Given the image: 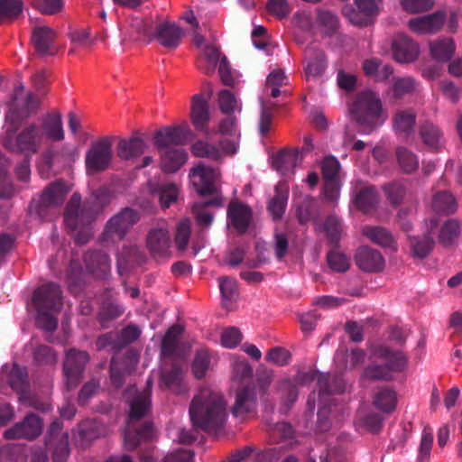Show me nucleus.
I'll list each match as a JSON object with an SVG mask.
<instances>
[{
    "instance_id": "12",
    "label": "nucleus",
    "mask_w": 462,
    "mask_h": 462,
    "mask_svg": "<svg viewBox=\"0 0 462 462\" xmlns=\"http://www.w3.org/2000/svg\"><path fill=\"white\" fill-rule=\"evenodd\" d=\"M89 360L86 351L71 348L66 353L63 364L65 385L69 391L76 388L81 381L85 366Z\"/></svg>"
},
{
    "instance_id": "47",
    "label": "nucleus",
    "mask_w": 462,
    "mask_h": 462,
    "mask_svg": "<svg viewBox=\"0 0 462 462\" xmlns=\"http://www.w3.org/2000/svg\"><path fill=\"white\" fill-rule=\"evenodd\" d=\"M9 384L21 395L25 393L28 388L26 369L14 364L10 371Z\"/></svg>"
},
{
    "instance_id": "1",
    "label": "nucleus",
    "mask_w": 462,
    "mask_h": 462,
    "mask_svg": "<svg viewBox=\"0 0 462 462\" xmlns=\"http://www.w3.org/2000/svg\"><path fill=\"white\" fill-rule=\"evenodd\" d=\"M193 426L204 431H215L226 420V402L223 396L210 388H201L189 406Z\"/></svg>"
},
{
    "instance_id": "33",
    "label": "nucleus",
    "mask_w": 462,
    "mask_h": 462,
    "mask_svg": "<svg viewBox=\"0 0 462 462\" xmlns=\"http://www.w3.org/2000/svg\"><path fill=\"white\" fill-rule=\"evenodd\" d=\"M191 120L199 130H205L209 122V112L207 100L199 94L192 97Z\"/></svg>"
},
{
    "instance_id": "6",
    "label": "nucleus",
    "mask_w": 462,
    "mask_h": 462,
    "mask_svg": "<svg viewBox=\"0 0 462 462\" xmlns=\"http://www.w3.org/2000/svg\"><path fill=\"white\" fill-rule=\"evenodd\" d=\"M96 215L93 202L90 200L81 202L80 195L74 193L67 205L64 221L69 228L76 230L88 227L95 220ZM90 236L91 234L87 228L84 232L79 233L75 240L78 244L82 245L88 241Z\"/></svg>"
},
{
    "instance_id": "23",
    "label": "nucleus",
    "mask_w": 462,
    "mask_h": 462,
    "mask_svg": "<svg viewBox=\"0 0 462 462\" xmlns=\"http://www.w3.org/2000/svg\"><path fill=\"white\" fill-rule=\"evenodd\" d=\"M417 114L413 108L398 109L393 118V130L397 135L410 137L415 131Z\"/></svg>"
},
{
    "instance_id": "51",
    "label": "nucleus",
    "mask_w": 462,
    "mask_h": 462,
    "mask_svg": "<svg viewBox=\"0 0 462 462\" xmlns=\"http://www.w3.org/2000/svg\"><path fill=\"white\" fill-rule=\"evenodd\" d=\"M181 332L182 328L178 325L169 328L162 342V351L164 355L170 356L174 353Z\"/></svg>"
},
{
    "instance_id": "50",
    "label": "nucleus",
    "mask_w": 462,
    "mask_h": 462,
    "mask_svg": "<svg viewBox=\"0 0 462 462\" xmlns=\"http://www.w3.org/2000/svg\"><path fill=\"white\" fill-rule=\"evenodd\" d=\"M409 336V329L400 327L398 325H391L387 328L383 334V338L385 342H393L397 346L396 348L402 349Z\"/></svg>"
},
{
    "instance_id": "53",
    "label": "nucleus",
    "mask_w": 462,
    "mask_h": 462,
    "mask_svg": "<svg viewBox=\"0 0 462 462\" xmlns=\"http://www.w3.org/2000/svg\"><path fill=\"white\" fill-rule=\"evenodd\" d=\"M53 448V459L56 462H63L69 455V434L63 433L60 439H55L51 444H46Z\"/></svg>"
},
{
    "instance_id": "39",
    "label": "nucleus",
    "mask_w": 462,
    "mask_h": 462,
    "mask_svg": "<svg viewBox=\"0 0 462 462\" xmlns=\"http://www.w3.org/2000/svg\"><path fill=\"white\" fill-rule=\"evenodd\" d=\"M395 155L401 170L406 174H411L419 169V158L410 149L399 146L395 150Z\"/></svg>"
},
{
    "instance_id": "62",
    "label": "nucleus",
    "mask_w": 462,
    "mask_h": 462,
    "mask_svg": "<svg viewBox=\"0 0 462 462\" xmlns=\"http://www.w3.org/2000/svg\"><path fill=\"white\" fill-rule=\"evenodd\" d=\"M342 225L340 220L335 216L328 217L324 223V231L332 244H337L342 234Z\"/></svg>"
},
{
    "instance_id": "35",
    "label": "nucleus",
    "mask_w": 462,
    "mask_h": 462,
    "mask_svg": "<svg viewBox=\"0 0 462 462\" xmlns=\"http://www.w3.org/2000/svg\"><path fill=\"white\" fill-rule=\"evenodd\" d=\"M68 189L63 181H56L51 183L44 189L41 196V204L44 207H51L60 205Z\"/></svg>"
},
{
    "instance_id": "43",
    "label": "nucleus",
    "mask_w": 462,
    "mask_h": 462,
    "mask_svg": "<svg viewBox=\"0 0 462 462\" xmlns=\"http://www.w3.org/2000/svg\"><path fill=\"white\" fill-rule=\"evenodd\" d=\"M382 189L390 204L394 207L399 206L406 195V186L402 180L388 182Z\"/></svg>"
},
{
    "instance_id": "24",
    "label": "nucleus",
    "mask_w": 462,
    "mask_h": 462,
    "mask_svg": "<svg viewBox=\"0 0 462 462\" xmlns=\"http://www.w3.org/2000/svg\"><path fill=\"white\" fill-rule=\"evenodd\" d=\"M84 263L88 272L97 277H103L110 271V259L102 251H88L84 255Z\"/></svg>"
},
{
    "instance_id": "49",
    "label": "nucleus",
    "mask_w": 462,
    "mask_h": 462,
    "mask_svg": "<svg viewBox=\"0 0 462 462\" xmlns=\"http://www.w3.org/2000/svg\"><path fill=\"white\" fill-rule=\"evenodd\" d=\"M214 205L217 207H222L223 203L221 199L217 198L215 199L207 201L205 203H195L192 207V210L196 215V219L199 225L203 226H208L213 221V215L211 213L203 211V208Z\"/></svg>"
},
{
    "instance_id": "9",
    "label": "nucleus",
    "mask_w": 462,
    "mask_h": 462,
    "mask_svg": "<svg viewBox=\"0 0 462 462\" xmlns=\"http://www.w3.org/2000/svg\"><path fill=\"white\" fill-rule=\"evenodd\" d=\"M140 221L138 211L125 208L106 222L100 241L104 245L116 244L126 236L133 226Z\"/></svg>"
},
{
    "instance_id": "13",
    "label": "nucleus",
    "mask_w": 462,
    "mask_h": 462,
    "mask_svg": "<svg viewBox=\"0 0 462 462\" xmlns=\"http://www.w3.org/2000/svg\"><path fill=\"white\" fill-rule=\"evenodd\" d=\"M189 179L196 191L201 196L217 192V180L219 179L217 169L199 162L190 170Z\"/></svg>"
},
{
    "instance_id": "28",
    "label": "nucleus",
    "mask_w": 462,
    "mask_h": 462,
    "mask_svg": "<svg viewBox=\"0 0 462 462\" xmlns=\"http://www.w3.org/2000/svg\"><path fill=\"white\" fill-rule=\"evenodd\" d=\"M354 204L356 208L364 214L373 212L375 203V192L374 187L365 186L361 182H356L354 188Z\"/></svg>"
},
{
    "instance_id": "22",
    "label": "nucleus",
    "mask_w": 462,
    "mask_h": 462,
    "mask_svg": "<svg viewBox=\"0 0 462 462\" xmlns=\"http://www.w3.org/2000/svg\"><path fill=\"white\" fill-rule=\"evenodd\" d=\"M186 139L180 126H168L155 132L153 142L160 151L179 147Z\"/></svg>"
},
{
    "instance_id": "10",
    "label": "nucleus",
    "mask_w": 462,
    "mask_h": 462,
    "mask_svg": "<svg viewBox=\"0 0 462 462\" xmlns=\"http://www.w3.org/2000/svg\"><path fill=\"white\" fill-rule=\"evenodd\" d=\"M112 138L105 136L92 143L86 152L85 166L89 175L109 169L113 160Z\"/></svg>"
},
{
    "instance_id": "40",
    "label": "nucleus",
    "mask_w": 462,
    "mask_h": 462,
    "mask_svg": "<svg viewBox=\"0 0 462 462\" xmlns=\"http://www.w3.org/2000/svg\"><path fill=\"white\" fill-rule=\"evenodd\" d=\"M22 0H0V25L14 22L23 13Z\"/></svg>"
},
{
    "instance_id": "7",
    "label": "nucleus",
    "mask_w": 462,
    "mask_h": 462,
    "mask_svg": "<svg viewBox=\"0 0 462 462\" xmlns=\"http://www.w3.org/2000/svg\"><path fill=\"white\" fill-rule=\"evenodd\" d=\"M409 356L401 348L386 343L377 345V381H393L396 375L406 371Z\"/></svg>"
},
{
    "instance_id": "8",
    "label": "nucleus",
    "mask_w": 462,
    "mask_h": 462,
    "mask_svg": "<svg viewBox=\"0 0 462 462\" xmlns=\"http://www.w3.org/2000/svg\"><path fill=\"white\" fill-rule=\"evenodd\" d=\"M41 105L38 97L30 90H26L23 84L15 86L11 99L8 102V110L5 116V125L21 124L37 112Z\"/></svg>"
},
{
    "instance_id": "27",
    "label": "nucleus",
    "mask_w": 462,
    "mask_h": 462,
    "mask_svg": "<svg viewBox=\"0 0 462 462\" xmlns=\"http://www.w3.org/2000/svg\"><path fill=\"white\" fill-rule=\"evenodd\" d=\"M254 387L253 385H246L237 392L232 413L235 417H244L254 411Z\"/></svg>"
},
{
    "instance_id": "31",
    "label": "nucleus",
    "mask_w": 462,
    "mask_h": 462,
    "mask_svg": "<svg viewBox=\"0 0 462 462\" xmlns=\"http://www.w3.org/2000/svg\"><path fill=\"white\" fill-rule=\"evenodd\" d=\"M146 144L139 136H133L129 139L119 141L116 154L122 160H130L140 156L144 152Z\"/></svg>"
},
{
    "instance_id": "37",
    "label": "nucleus",
    "mask_w": 462,
    "mask_h": 462,
    "mask_svg": "<svg viewBox=\"0 0 462 462\" xmlns=\"http://www.w3.org/2000/svg\"><path fill=\"white\" fill-rule=\"evenodd\" d=\"M460 221L456 218L448 219L440 227L439 243L444 247L453 245L460 235Z\"/></svg>"
},
{
    "instance_id": "61",
    "label": "nucleus",
    "mask_w": 462,
    "mask_h": 462,
    "mask_svg": "<svg viewBox=\"0 0 462 462\" xmlns=\"http://www.w3.org/2000/svg\"><path fill=\"white\" fill-rule=\"evenodd\" d=\"M328 264L330 269L337 273L346 272L349 268V260L342 253L331 251L327 256Z\"/></svg>"
},
{
    "instance_id": "55",
    "label": "nucleus",
    "mask_w": 462,
    "mask_h": 462,
    "mask_svg": "<svg viewBox=\"0 0 462 462\" xmlns=\"http://www.w3.org/2000/svg\"><path fill=\"white\" fill-rule=\"evenodd\" d=\"M157 193L161 206L163 208H167L171 206V203L177 200L179 189L175 184L167 183L161 185Z\"/></svg>"
},
{
    "instance_id": "16",
    "label": "nucleus",
    "mask_w": 462,
    "mask_h": 462,
    "mask_svg": "<svg viewBox=\"0 0 462 462\" xmlns=\"http://www.w3.org/2000/svg\"><path fill=\"white\" fill-rule=\"evenodd\" d=\"M393 59L399 63H411L420 55L419 44L405 34H397L392 42Z\"/></svg>"
},
{
    "instance_id": "14",
    "label": "nucleus",
    "mask_w": 462,
    "mask_h": 462,
    "mask_svg": "<svg viewBox=\"0 0 462 462\" xmlns=\"http://www.w3.org/2000/svg\"><path fill=\"white\" fill-rule=\"evenodd\" d=\"M57 32L49 26L37 25L32 30V43L40 57L54 56L58 53Z\"/></svg>"
},
{
    "instance_id": "56",
    "label": "nucleus",
    "mask_w": 462,
    "mask_h": 462,
    "mask_svg": "<svg viewBox=\"0 0 462 462\" xmlns=\"http://www.w3.org/2000/svg\"><path fill=\"white\" fill-rule=\"evenodd\" d=\"M218 105L221 112L226 115L240 109L236 97L227 89L221 90L218 93Z\"/></svg>"
},
{
    "instance_id": "2",
    "label": "nucleus",
    "mask_w": 462,
    "mask_h": 462,
    "mask_svg": "<svg viewBox=\"0 0 462 462\" xmlns=\"http://www.w3.org/2000/svg\"><path fill=\"white\" fill-rule=\"evenodd\" d=\"M146 387L139 392L135 386H130L125 392V398L129 405V421L125 432V443L127 448H135L141 441H147L152 438L153 426L150 422L137 431L132 430L133 423L146 416L151 409L152 379L148 378Z\"/></svg>"
},
{
    "instance_id": "46",
    "label": "nucleus",
    "mask_w": 462,
    "mask_h": 462,
    "mask_svg": "<svg viewBox=\"0 0 462 462\" xmlns=\"http://www.w3.org/2000/svg\"><path fill=\"white\" fill-rule=\"evenodd\" d=\"M194 156L208 158L212 161H219L222 159V152L218 147L207 141H197L191 147Z\"/></svg>"
},
{
    "instance_id": "32",
    "label": "nucleus",
    "mask_w": 462,
    "mask_h": 462,
    "mask_svg": "<svg viewBox=\"0 0 462 462\" xmlns=\"http://www.w3.org/2000/svg\"><path fill=\"white\" fill-rule=\"evenodd\" d=\"M419 134L425 145L433 150H439L441 146L443 133L440 128L430 120L420 123Z\"/></svg>"
},
{
    "instance_id": "17",
    "label": "nucleus",
    "mask_w": 462,
    "mask_h": 462,
    "mask_svg": "<svg viewBox=\"0 0 462 462\" xmlns=\"http://www.w3.org/2000/svg\"><path fill=\"white\" fill-rule=\"evenodd\" d=\"M194 44L200 49L199 68L207 74L215 71L217 65L221 61L220 51L215 44L205 43V38L199 32L193 34Z\"/></svg>"
},
{
    "instance_id": "59",
    "label": "nucleus",
    "mask_w": 462,
    "mask_h": 462,
    "mask_svg": "<svg viewBox=\"0 0 462 462\" xmlns=\"http://www.w3.org/2000/svg\"><path fill=\"white\" fill-rule=\"evenodd\" d=\"M340 163L337 158L329 156L321 164L324 180H339Z\"/></svg>"
},
{
    "instance_id": "18",
    "label": "nucleus",
    "mask_w": 462,
    "mask_h": 462,
    "mask_svg": "<svg viewBox=\"0 0 462 462\" xmlns=\"http://www.w3.org/2000/svg\"><path fill=\"white\" fill-rule=\"evenodd\" d=\"M397 403L398 394L393 386H377V431L382 421L396 410Z\"/></svg>"
},
{
    "instance_id": "19",
    "label": "nucleus",
    "mask_w": 462,
    "mask_h": 462,
    "mask_svg": "<svg viewBox=\"0 0 462 462\" xmlns=\"http://www.w3.org/2000/svg\"><path fill=\"white\" fill-rule=\"evenodd\" d=\"M146 245L154 258L168 257L171 253V237L168 229L163 227L151 229L146 236Z\"/></svg>"
},
{
    "instance_id": "38",
    "label": "nucleus",
    "mask_w": 462,
    "mask_h": 462,
    "mask_svg": "<svg viewBox=\"0 0 462 462\" xmlns=\"http://www.w3.org/2000/svg\"><path fill=\"white\" fill-rule=\"evenodd\" d=\"M430 50L431 56L435 60L447 61L453 56L456 51V45L451 38H444L430 42Z\"/></svg>"
},
{
    "instance_id": "60",
    "label": "nucleus",
    "mask_w": 462,
    "mask_h": 462,
    "mask_svg": "<svg viewBox=\"0 0 462 462\" xmlns=\"http://www.w3.org/2000/svg\"><path fill=\"white\" fill-rule=\"evenodd\" d=\"M317 20L327 34L336 32L338 28V18L330 11H319Z\"/></svg>"
},
{
    "instance_id": "34",
    "label": "nucleus",
    "mask_w": 462,
    "mask_h": 462,
    "mask_svg": "<svg viewBox=\"0 0 462 462\" xmlns=\"http://www.w3.org/2000/svg\"><path fill=\"white\" fill-rule=\"evenodd\" d=\"M431 207L437 213L451 215L457 210L458 204L450 191L443 190L438 191L433 195Z\"/></svg>"
},
{
    "instance_id": "36",
    "label": "nucleus",
    "mask_w": 462,
    "mask_h": 462,
    "mask_svg": "<svg viewBox=\"0 0 462 462\" xmlns=\"http://www.w3.org/2000/svg\"><path fill=\"white\" fill-rule=\"evenodd\" d=\"M410 245L412 255L424 259L433 250L435 241L430 233L428 232L420 236H410Z\"/></svg>"
},
{
    "instance_id": "64",
    "label": "nucleus",
    "mask_w": 462,
    "mask_h": 462,
    "mask_svg": "<svg viewBox=\"0 0 462 462\" xmlns=\"http://www.w3.org/2000/svg\"><path fill=\"white\" fill-rule=\"evenodd\" d=\"M190 236V224L188 219L182 220L177 226L175 234V244L179 250L186 249Z\"/></svg>"
},
{
    "instance_id": "42",
    "label": "nucleus",
    "mask_w": 462,
    "mask_h": 462,
    "mask_svg": "<svg viewBox=\"0 0 462 462\" xmlns=\"http://www.w3.org/2000/svg\"><path fill=\"white\" fill-rule=\"evenodd\" d=\"M355 261L357 267L364 272L373 273L375 270V254L374 249L367 245L358 247Z\"/></svg>"
},
{
    "instance_id": "21",
    "label": "nucleus",
    "mask_w": 462,
    "mask_h": 462,
    "mask_svg": "<svg viewBox=\"0 0 462 462\" xmlns=\"http://www.w3.org/2000/svg\"><path fill=\"white\" fill-rule=\"evenodd\" d=\"M39 126L42 133V139L45 137L51 142H61L65 138L62 116L58 111L44 115Z\"/></svg>"
},
{
    "instance_id": "63",
    "label": "nucleus",
    "mask_w": 462,
    "mask_h": 462,
    "mask_svg": "<svg viewBox=\"0 0 462 462\" xmlns=\"http://www.w3.org/2000/svg\"><path fill=\"white\" fill-rule=\"evenodd\" d=\"M31 5L42 14L49 15L59 13L63 7L61 0H32Z\"/></svg>"
},
{
    "instance_id": "41",
    "label": "nucleus",
    "mask_w": 462,
    "mask_h": 462,
    "mask_svg": "<svg viewBox=\"0 0 462 462\" xmlns=\"http://www.w3.org/2000/svg\"><path fill=\"white\" fill-rule=\"evenodd\" d=\"M219 289L222 296V303L225 308H229L231 304L238 299L237 282L231 277L218 278Z\"/></svg>"
},
{
    "instance_id": "26",
    "label": "nucleus",
    "mask_w": 462,
    "mask_h": 462,
    "mask_svg": "<svg viewBox=\"0 0 462 462\" xmlns=\"http://www.w3.org/2000/svg\"><path fill=\"white\" fill-rule=\"evenodd\" d=\"M161 152V168L165 172H176L187 162L188 155L184 149L173 147Z\"/></svg>"
},
{
    "instance_id": "20",
    "label": "nucleus",
    "mask_w": 462,
    "mask_h": 462,
    "mask_svg": "<svg viewBox=\"0 0 462 462\" xmlns=\"http://www.w3.org/2000/svg\"><path fill=\"white\" fill-rule=\"evenodd\" d=\"M445 20V13L437 11L430 14L409 20L408 26L411 32L417 34H432L442 28Z\"/></svg>"
},
{
    "instance_id": "44",
    "label": "nucleus",
    "mask_w": 462,
    "mask_h": 462,
    "mask_svg": "<svg viewBox=\"0 0 462 462\" xmlns=\"http://www.w3.org/2000/svg\"><path fill=\"white\" fill-rule=\"evenodd\" d=\"M317 213V204L312 197L306 195L297 202L296 217L300 223L310 221Z\"/></svg>"
},
{
    "instance_id": "4",
    "label": "nucleus",
    "mask_w": 462,
    "mask_h": 462,
    "mask_svg": "<svg viewBox=\"0 0 462 462\" xmlns=\"http://www.w3.org/2000/svg\"><path fill=\"white\" fill-rule=\"evenodd\" d=\"M32 301L37 309V324L46 331L52 332L58 327V320L53 313L59 312L62 307V295L59 284L45 283L33 292Z\"/></svg>"
},
{
    "instance_id": "57",
    "label": "nucleus",
    "mask_w": 462,
    "mask_h": 462,
    "mask_svg": "<svg viewBox=\"0 0 462 462\" xmlns=\"http://www.w3.org/2000/svg\"><path fill=\"white\" fill-rule=\"evenodd\" d=\"M415 87L416 82L413 78H397L393 84V92L395 97L402 98V97L412 93Z\"/></svg>"
},
{
    "instance_id": "25",
    "label": "nucleus",
    "mask_w": 462,
    "mask_h": 462,
    "mask_svg": "<svg viewBox=\"0 0 462 462\" xmlns=\"http://www.w3.org/2000/svg\"><path fill=\"white\" fill-rule=\"evenodd\" d=\"M227 216L233 226L238 232L244 233L251 222L252 211L245 204L233 202L228 206Z\"/></svg>"
},
{
    "instance_id": "58",
    "label": "nucleus",
    "mask_w": 462,
    "mask_h": 462,
    "mask_svg": "<svg viewBox=\"0 0 462 462\" xmlns=\"http://www.w3.org/2000/svg\"><path fill=\"white\" fill-rule=\"evenodd\" d=\"M162 381L169 388L178 393L185 389L182 385V372L180 367L174 366L170 372L164 373Z\"/></svg>"
},
{
    "instance_id": "3",
    "label": "nucleus",
    "mask_w": 462,
    "mask_h": 462,
    "mask_svg": "<svg viewBox=\"0 0 462 462\" xmlns=\"http://www.w3.org/2000/svg\"><path fill=\"white\" fill-rule=\"evenodd\" d=\"M21 124L5 125L2 143L12 152L23 153L25 156L36 154L42 143V133L39 125L34 122L24 125L18 132Z\"/></svg>"
},
{
    "instance_id": "30",
    "label": "nucleus",
    "mask_w": 462,
    "mask_h": 462,
    "mask_svg": "<svg viewBox=\"0 0 462 462\" xmlns=\"http://www.w3.org/2000/svg\"><path fill=\"white\" fill-rule=\"evenodd\" d=\"M274 196L269 201L267 209L274 220L281 219L289 198V187L285 182H279L274 189Z\"/></svg>"
},
{
    "instance_id": "48",
    "label": "nucleus",
    "mask_w": 462,
    "mask_h": 462,
    "mask_svg": "<svg viewBox=\"0 0 462 462\" xmlns=\"http://www.w3.org/2000/svg\"><path fill=\"white\" fill-rule=\"evenodd\" d=\"M277 391L283 402L284 411H287L298 398L296 385L291 380L284 379L279 382Z\"/></svg>"
},
{
    "instance_id": "45",
    "label": "nucleus",
    "mask_w": 462,
    "mask_h": 462,
    "mask_svg": "<svg viewBox=\"0 0 462 462\" xmlns=\"http://www.w3.org/2000/svg\"><path fill=\"white\" fill-rule=\"evenodd\" d=\"M287 84L288 78L284 72L280 69H276L268 75L265 82V89L266 91L270 90L271 97H277L281 93H285V90L282 91L280 88Z\"/></svg>"
},
{
    "instance_id": "29",
    "label": "nucleus",
    "mask_w": 462,
    "mask_h": 462,
    "mask_svg": "<svg viewBox=\"0 0 462 462\" xmlns=\"http://www.w3.org/2000/svg\"><path fill=\"white\" fill-rule=\"evenodd\" d=\"M301 162V155L298 150H284L273 156V168L282 175H287Z\"/></svg>"
},
{
    "instance_id": "5",
    "label": "nucleus",
    "mask_w": 462,
    "mask_h": 462,
    "mask_svg": "<svg viewBox=\"0 0 462 462\" xmlns=\"http://www.w3.org/2000/svg\"><path fill=\"white\" fill-rule=\"evenodd\" d=\"M136 31L134 39L147 38L156 39L161 45L169 49L177 48L183 36V31L175 23L167 21L158 22L152 19L143 20L134 18L131 24Z\"/></svg>"
},
{
    "instance_id": "15",
    "label": "nucleus",
    "mask_w": 462,
    "mask_h": 462,
    "mask_svg": "<svg viewBox=\"0 0 462 462\" xmlns=\"http://www.w3.org/2000/svg\"><path fill=\"white\" fill-rule=\"evenodd\" d=\"M42 420L35 414L30 413L22 422L5 431L6 439H26L32 440L39 437L42 431Z\"/></svg>"
},
{
    "instance_id": "54",
    "label": "nucleus",
    "mask_w": 462,
    "mask_h": 462,
    "mask_svg": "<svg viewBox=\"0 0 462 462\" xmlns=\"http://www.w3.org/2000/svg\"><path fill=\"white\" fill-rule=\"evenodd\" d=\"M69 37L73 45L69 51V54L70 55L75 53L76 48L85 49L92 45V40L87 29L73 30L69 32Z\"/></svg>"
},
{
    "instance_id": "11",
    "label": "nucleus",
    "mask_w": 462,
    "mask_h": 462,
    "mask_svg": "<svg viewBox=\"0 0 462 462\" xmlns=\"http://www.w3.org/2000/svg\"><path fill=\"white\" fill-rule=\"evenodd\" d=\"M361 134H369L374 130L375 121V96L371 90L362 92L350 108Z\"/></svg>"
},
{
    "instance_id": "52",
    "label": "nucleus",
    "mask_w": 462,
    "mask_h": 462,
    "mask_svg": "<svg viewBox=\"0 0 462 462\" xmlns=\"http://www.w3.org/2000/svg\"><path fill=\"white\" fill-rule=\"evenodd\" d=\"M210 356L207 349L197 351L193 363L192 373L196 378H202L209 369Z\"/></svg>"
}]
</instances>
